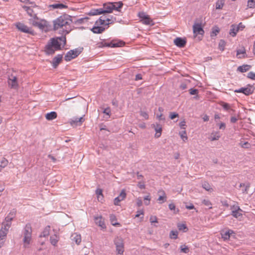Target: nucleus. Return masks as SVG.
I'll use <instances>...</instances> for the list:
<instances>
[{"instance_id": "obj_1", "label": "nucleus", "mask_w": 255, "mask_h": 255, "mask_svg": "<svg viewBox=\"0 0 255 255\" xmlns=\"http://www.w3.org/2000/svg\"><path fill=\"white\" fill-rule=\"evenodd\" d=\"M73 22L72 16L64 14L53 21V29L56 30L61 28L65 34H68L72 30L70 24Z\"/></svg>"}, {"instance_id": "obj_2", "label": "nucleus", "mask_w": 255, "mask_h": 255, "mask_svg": "<svg viewBox=\"0 0 255 255\" xmlns=\"http://www.w3.org/2000/svg\"><path fill=\"white\" fill-rule=\"evenodd\" d=\"M118 7H115L113 2L105 3L103 4V6L99 8H93L89 12V15H97L102 14L110 13L113 12V10L120 11V8H122L123 3L122 1H119L116 3Z\"/></svg>"}, {"instance_id": "obj_3", "label": "nucleus", "mask_w": 255, "mask_h": 255, "mask_svg": "<svg viewBox=\"0 0 255 255\" xmlns=\"http://www.w3.org/2000/svg\"><path fill=\"white\" fill-rule=\"evenodd\" d=\"M61 49V43L56 38H51L45 46L44 51L46 55H51L56 51L60 50Z\"/></svg>"}, {"instance_id": "obj_4", "label": "nucleus", "mask_w": 255, "mask_h": 255, "mask_svg": "<svg viewBox=\"0 0 255 255\" xmlns=\"http://www.w3.org/2000/svg\"><path fill=\"white\" fill-rule=\"evenodd\" d=\"M36 19H30V23L35 27H38L40 29L45 32L51 29V26L49 22L44 19H41L40 21L35 20Z\"/></svg>"}, {"instance_id": "obj_5", "label": "nucleus", "mask_w": 255, "mask_h": 255, "mask_svg": "<svg viewBox=\"0 0 255 255\" xmlns=\"http://www.w3.org/2000/svg\"><path fill=\"white\" fill-rule=\"evenodd\" d=\"M23 234L24 237L23 239L24 247L27 248V245L30 244L31 240L32 228L30 224L28 223L25 225L23 231Z\"/></svg>"}, {"instance_id": "obj_6", "label": "nucleus", "mask_w": 255, "mask_h": 255, "mask_svg": "<svg viewBox=\"0 0 255 255\" xmlns=\"http://www.w3.org/2000/svg\"><path fill=\"white\" fill-rule=\"evenodd\" d=\"M22 8L27 12V14L33 19H39L37 16L36 9H38V6L33 3V4H31V6L24 5Z\"/></svg>"}, {"instance_id": "obj_7", "label": "nucleus", "mask_w": 255, "mask_h": 255, "mask_svg": "<svg viewBox=\"0 0 255 255\" xmlns=\"http://www.w3.org/2000/svg\"><path fill=\"white\" fill-rule=\"evenodd\" d=\"M83 48L79 47L69 51L65 56L64 59L66 61H70L77 57L82 52Z\"/></svg>"}, {"instance_id": "obj_8", "label": "nucleus", "mask_w": 255, "mask_h": 255, "mask_svg": "<svg viewBox=\"0 0 255 255\" xmlns=\"http://www.w3.org/2000/svg\"><path fill=\"white\" fill-rule=\"evenodd\" d=\"M138 16L140 19V21L142 23L145 25H153L154 24L153 20L150 18L149 15L145 14L144 12H139L138 13Z\"/></svg>"}, {"instance_id": "obj_9", "label": "nucleus", "mask_w": 255, "mask_h": 255, "mask_svg": "<svg viewBox=\"0 0 255 255\" xmlns=\"http://www.w3.org/2000/svg\"><path fill=\"white\" fill-rule=\"evenodd\" d=\"M16 27L18 29V30L21 32L30 34L32 35H34L35 32L31 28L28 27L27 25H25L24 23L18 22L15 24Z\"/></svg>"}, {"instance_id": "obj_10", "label": "nucleus", "mask_w": 255, "mask_h": 255, "mask_svg": "<svg viewBox=\"0 0 255 255\" xmlns=\"http://www.w3.org/2000/svg\"><path fill=\"white\" fill-rule=\"evenodd\" d=\"M118 254L123 255L124 252V241L122 238L117 237L114 240Z\"/></svg>"}, {"instance_id": "obj_11", "label": "nucleus", "mask_w": 255, "mask_h": 255, "mask_svg": "<svg viewBox=\"0 0 255 255\" xmlns=\"http://www.w3.org/2000/svg\"><path fill=\"white\" fill-rule=\"evenodd\" d=\"M254 87L250 85L246 87H242L239 89H236L234 91L235 93H242L246 96H248L254 92Z\"/></svg>"}, {"instance_id": "obj_12", "label": "nucleus", "mask_w": 255, "mask_h": 255, "mask_svg": "<svg viewBox=\"0 0 255 255\" xmlns=\"http://www.w3.org/2000/svg\"><path fill=\"white\" fill-rule=\"evenodd\" d=\"M7 83L9 87L11 89H16L18 87L17 78L16 76L11 75L7 80Z\"/></svg>"}, {"instance_id": "obj_13", "label": "nucleus", "mask_w": 255, "mask_h": 255, "mask_svg": "<svg viewBox=\"0 0 255 255\" xmlns=\"http://www.w3.org/2000/svg\"><path fill=\"white\" fill-rule=\"evenodd\" d=\"M232 210L231 215L236 218L242 216V210L238 206H232L231 207Z\"/></svg>"}, {"instance_id": "obj_14", "label": "nucleus", "mask_w": 255, "mask_h": 255, "mask_svg": "<svg viewBox=\"0 0 255 255\" xmlns=\"http://www.w3.org/2000/svg\"><path fill=\"white\" fill-rule=\"evenodd\" d=\"M193 30L195 36L198 34L203 35L204 34V30L200 23H195L193 26Z\"/></svg>"}, {"instance_id": "obj_15", "label": "nucleus", "mask_w": 255, "mask_h": 255, "mask_svg": "<svg viewBox=\"0 0 255 255\" xmlns=\"http://www.w3.org/2000/svg\"><path fill=\"white\" fill-rule=\"evenodd\" d=\"M103 46L109 47H121L123 45L122 41H117L116 40H112L110 42H103Z\"/></svg>"}, {"instance_id": "obj_16", "label": "nucleus", "mask_w": 255, "mask_h": 255, "mask_svg": "<svg viewBox=\"0 0 255 255\" xmlns=\"http://www.w3.org/2000/svg\"><path fill=\"white\" fill-rule=\"evenodd\" d=\"M186 40L185 38L177 37L174 40V44L178 47H184L186 44Z\"/></svg>"}, {"instance_id": "obj_17", "label": "nucleus", "mask_w": 255, "mask_h": 255, "mask_svg": "<svg viewBox=\"0 0 255 255\" xmlns=\"http://www.w3.org/2000/svg\"><path fill=\"white\" fill-rule=\"evenodd\" d=\"M85 120L83 117L80 118L74 117L70 120V123L71 125L80 126Z\"/></svg>"}, {"instance_id": "obj_18", "label": "nucleus", "mask_w": 255, "mask_h": 255, "mask_svg": "<svg viewBox=\"0 0 255 255\" xmlns=\"http://www.w3.org/2000/svg\"><path fill=\"white\" fill-rule=\"evenodd\" d=\"M126 197V193L124 190H123L120 195L114 200V204L115 205H119L121 201H123Z\"/></svg>"}, {"instance_id": "obj_19", "label": "nucleus", "mask_w": 255, "mask_h": 255, "mask_svg": "<svg viewBox=\"0 0 255 255\" xmlns=\"http://www.w3.org/2000/svg\"><path fill=\"white\" fill-rule=\"evenodd\" d=\"M63 55L62 54H58L52 60V64L53 68H56L62 61Z\"/></svg>"}, {"instance_id": "obj_20", "label": "nucleus", "mask_w": 255, "mask_h": 255, "mask_svg": "<svg viewBox=\"0 0 255 255\" xmlns=\"http://www.w3.org/2000/svg\"><path fill=\"white\" fill-rule=\"evenodd\" d=\"M153 127L154 128V130L156 131L155 134V137L158 138L161 136V131H162V127L158 123H156V124H153Z\"/></svg>"}, {"instance_id": "obj_21", "label": "nucleus", "mask_w": 255, "mask_h": 255, "mask_svg": "<svg viewBox=\"0 0 255 255\" xmlns=\"http://www.w3.org/2000/svg\"><path fill=\"white\" fill-rule=\"evenodd\" d=\"M100 24H95V26L91 29V31L94 33L97 34L102 33L103 31H105V28L103 26H99Z\"/></svg>"}, {"instance_id": "obj_22", "label": "nucleus", "mask_w": 255, "mask_h": 255, "mask_svg": "<svg viewBox=\"0 0 255 255\" xmlns=\"http://www.w3.org/2000/svg\"><path fill=\"white\" fill-rule=\"evenodd\" d=\"M95 222L97 225L101 227L102 228H106V226L102 216L95 217Z\"/></svg>"}, {"instance_id": "obj_23", "label": "nucleus", "mask_w": 255, "mask_h": 255, "mask_svg": "<svg viewBox=\"0 0 255 255\" xmlns=\"http://www.w3.org/2000/svg\"><path fill=\"white\" fill-rule=\"evenodd\" d=\"M103 15L100 17V18L96 21V24H100L101 25H105L106 19L107 18L108 16L106 14H103Z\"/></svg>"}, {"instance_id": "obj_24", "label": "nucleus", "mask_w": 255, "mask_h": 255, "mask_svg": "<svg viewBox=\"0 0 255 255\" xmlns=\"http://www.w3.org/2000/svg\"><path fill=\"white\" fill-rule=\"evenodd\" d=\"M237 56L238 58H243L247 57L246 50L244 47L237 50Z\"/></svg>"}, {"instance_id": "obj_25", "label": "nucleus", "mask_w": 255, "mask_h": 255, "mask_svg": "<svg viewBox=\"0 0 255 255\" xmlns=\"http://www.w3.org/2000/svg\"><path fill=\"white\" fill-rule=\"evenodd\" d=\"M240 187L242 188V191L243 193H248V190L250 187V184L249 183H241L240 184Z\"/></svg>"}, {"instance_id": "obj_26", "label": "nucleus", "mask_w": 255, "mask_h": 255, "mask_svg": "<svg viewBox=\"0 0 255 255\" xmlns=\"http://www.w3.org/2000/svg\"><path fill=\"white\" fill-rule=\"evenodd\" d=\"M106 24L105 26H109L110 24L114 23L115 22H117V19L116 17L113 15H109L108 16L107 18L106 19Z\"/></svg>"}, {"instance_id": "obj_27", "label": "nucleus", "mask_w": 255, "mask_h": 255, "mask_svg": "<svg viewBox=\"0 0 255 255\" xmlns=\"http://www.w3.org/2000/svg\"><path fill=\"white\" fill-rule=\"evenodd\" d=\"M57 115L55 112H51L46 114L45 118L48 121L53 120L57 118Z\"/></svg>"}, {"instance_id": "obj_28", "label": "nucleus", "mask_w": 255, "mask_h": 255, "mask_svg": "<svg viewBox=\"0 0 255 255\" xmlns=\"http://www.w3.org/2000/svg\"><path fill=\"white\" fill-rule=\"evenodd\" d=\"M50 6L52 7L53 9H62L67 8V6L66 5L60 2L51 4Z\"/></svg>"}, {"instance_id": "obj_29", "label": "nucleus", "mask_w": 255, "mask_h": 255, "mask_svg": "<svg viewBox=\"0 0 255 255\" xmlns=\"http://www.w3.org/2000/svg\"><path fill=\"white\" fill-rule=\"evenodd\" d=\"M50 230V226H47L39 236L40 237H47L49 236Z\"/></svg>"}, {"instance_id": "obj_30", "label": "nucleus", "mask_w": 255, "mask_h": 255, "mask_svg": "<svg viewBox=\"0 0 255 255\" xmlns=\"http://www.w3.org/2000/svg\"><path fill=\"white\" fill-rule=\"evenodd\" d=\"M251 68V66L249 65H243L238 67V71L244 73L249 71Z\"/></svg>"}, {"instance_id": "obj_31", "label": "nucleus", "mask_w": 255, "mask_h": 255, "mask_svg": "<svg viewBox=\"0 0 255 255\" xmlns=\"http://www.w3.org/2000/svg\"><path fill=\"white\" fill-rule=\"evenodd\" d=\"M239 27H237L236 26L234 25H231V28L230 30V34L232 35L233 37H234L236 35L237 32L239 31Z\"/></svg>"}, {"instance_id": "obj_32", "label": "nucleus", "mask_w": 255, "mask_h": 255, "mask_svg": "<svg viewBox=\"0 0 255 255\" xmlns=\"http://www.w3.org/2000/svg\"><path fill=\"white\" fill-rule=\"evenodd\" d=\"M72 240L76 243V244L79 245L81 242V238L80 235L74 234L72 236Z\"/></svg>"}, {"instance_id": "obj_33", "label": "nucleus", "mask_w": 255, "mask_h": 255, "mask_svg": "<svg viewBox=\"0 0 255 255\" xmlns=\"http://www.w3.org/2000/svg\"><path fill=\"white\" fill-rule=\"evenodd\" d=\"M110 222L112 225L115 226L120 225V223L117 222V218L115 215H114V214L110 215Z\"/></svg>"}, {"instance_id": "obj_34", "label": "nucleus", "mask_w": 255, "mask_h": 255, "mask_svg": "<svg viewBox=\"0 0 255 255\" xmlns=\"http://www.w3.org/2000/svg\"><path fill=\"white\" fill-rule=\"evenodd\" d=\"M8 164V161L6 159H5L4 157L1 158V159H0V171L1 170L4 168Z\"/></svg>"}, {"instance_id": "obj_35", "label": "nucleus", "mask_w": 255, "mask_h": 255, "mask_svg": "<svg viewBox=\"0 0 255 255\" xmlns=\"http://www.w3.org/2000/svg\"><path fill=\"white\" fill-rule=\"evenodd\" d=\"M220 137V135L219 132H215L212 133L210 138L211 141L217 140Z\"/></svg>"}, {"instance_id": "obj_36", "label": "nucleus", "mask_w": 255, "mask_h": 255, "mask_svg": "<svg viewBox=\"0 0 255 255\" xmlns=\"http://www.w3.org/2000/svg\"><path fill=\"white\" fill-rule=\"evenodd\" d=\"M225 4V0H218L216 2V8L218 9H222Z\"/></svg>"}, {"instance_id": "obj_37", "label": "nucleus", "mask_w": 255, "mask_h": 255, "mask_svg": "<svg viewBox=\"0 0 255 255\" xmlns=\"http://www.w3.org/2000/svg\"><path fill=\"white\" fill-rule=\"evenodd\" d=\"M202 186L206 191L209 192H212L213 191V189H212V188H211V185L209 184V183L207 182H204V183H203Z\"/></svg>"}, {"instance_id": "obj_38", "label": "nucleus", "mask_w": 255, "mask_h": 255, "mask_svg": "<svg viewBox=\"0 0 255 255\" xmlns=\"http://www.w3.org/2000/svg\"><path fill=\"white\" fill-rule=\"evenodd\" d=\"M50 241L52 245L56 246L58 241L57 236L54 235V236H51L50 238Z\"/></svg>"}, {"instance_id": "obj_39", "label": "nucleus", "mask_w": 255, "mask_h": 255, "mask_svg": "<svg viewBox=\"0 0 255 255\" xmlns=\"http://www.w3.org/2000/svg\"><path fill=\"white\" fill-rule=\"evenodd\" d=\"M221 236L224 241L228 240L230 238L229 232L227 231H223L221 233Z\"/></svg>"}, {"instance_id": "obj_40", "label": "nucleus", "mask_w": 255, "mask_h": 255, "mask_svg": "<svg viewBox=\"0 0 255 255\" xmlns=\"http://www.w3.org/2000/svg\"><path fill=\"white\" fill-rule=\"evenodd\" d=\"M180 252L183 253H188L189 252V248L186 246L185 245H181L180 247Z\"/></svg>"}, {"instance_id": "obj_41", "label": "nucleus", "mask_w": 255, "mask_h": 255, "mask_svg": "<svg viewBox=\"0 0 255 255\" xmlns=\"http://www.w3.org/2000/svg\"><path fill=\"white\" fill-rule=\"evenodd\" d=\"M202 204H203L205 206L208 207L209 209H212V203L211 201L208 199H203L202 201Z\"/></svg>"}, {"instance_id": "obj_42", "label": "nucleus", "mask_w": 255, "mask_h": 255, "mask_svg": "<svg viewBox=\"0 0 255 255\" xmlns=\"http://www.w3.org/2000/svg\"><path fill=\"white\" fill-rule=\"evenodd\" d=\"M65 34V33L63 32V34ZM66 34H64V36H62L61 37H54V38H56L57 41H61L63 42V46L66 45V39L65 35Z\"/></svg>"}, {"instance_id": "obj_43", "label": "nucleus", "mask_w": 255, "mask_h": 255, "mask_svg": "<svg viewBox=\"0 0 255 255\" xmlns=\"http://www.w3.org/2000/svg\"><path fill=\"white\" fill-rule=\"evenodd\" d=\"M222 107L223 108V109L226 111L230 110L231 112H234V110L233 109L230 110V106L229 104L227 103L223 102L221 104Z\"/></svg>"}, {"instance_id": "obj_44", "label": "nucleus", "mask_w": 255, "mask_h": 255, "mask_svg": "<svg viewBox=\"0 0 255 255\" xmlns=\"http://www.w3.org/2000/svg\"><path fill=\"white\" fill-rule=\"evenodd\" d=\"M219 31H220V29L218 27H213L212 29V32L211 33V37L216 36L217 35V33H218L219 32Z\"/></svg>"}, {"instance_id": "obj_45", "label": "nucleus", "mask_w": 255, "mask_h": 255, "mask_svg": "<svg viewBox=\"0 0 255 255\" xmlns=\"http://www.w3.org/2000/svg\"><path fill=\"white\" fill-rule=\"evenodd\" d=\"M169 209L173 211L174 213H177L178 212L179 210L176 208L175 205L173 203H170L168 205Z\"/></svg>"}, {"instance_id": "obj_46", "label": "nucleus", "mask_w": 255, "mask_h": 255, "mask_svg": "<svg viewBox=\"0 0 255 255\" xmlns=\"http://www.w3.org/2000/svg\"><path fill=\"white\" fill-rule=\"evenodd\" d=\"M11 225V222H7L6 221L3 222L2 223V229H5L8 230Z\"/></svg>"}, {"instance_id": "obj_47", "label": "nucleus", "mask_w": 255, "mask_h": 255, "mask_svg": "<svg viewBox=\"0 0 255 255\" xmlns=\"http://www.w3.org/2000/svg\"><path fill=\"white\" fill-rule=\"evenodd\" d=\"M178 228L180 231H183V232H185L187 231V228L185 224H178Z\"/></svg>"}, {"instance_id": "obj_48", "label": "nucleus", "mask_w": 255, "mask_h": 255, "mask_svg": "<svg viewBox=\"0 0 255 255\" xmlns=\"http://www.w3.org/2000/svg\"><path fill=\"white\" fill-rule=\"evenodd\" d=\"M169 236L170 238L176 239L178 237V232L176 231H171L170 233Z\"/></svg>"}, {"instance_id": "obj_49", "label": "nucleus", "mask_w": 255, "mask_h": 255, "mask_svg": "<svg viewBox=\"0 0 255 255\" xmlns=\"http://www.w3.org/2000/svg\"><path fill=\"white\" fill-rule=\"evenodd\" d=\"M88 19V18H87V17L80 18L77 19L75 21H73L72 23H74L75 24H82L84 22V20H86Z\"/></svg>"}, {"instance_id": "obj_50", "label": "nucleus", "mask_w": 255, "mask_h": 255, "mask_svg": "<svg viewBox=\"0 0 255 255\" xmlns=\"http://www.w3.org/2000/svg\"><path fill=\"white\" fill-rule=\"evenodd\" d=\"M248 6L250 8H253L255 6V1L254 0H249Z\"/></svg>"}, {"instance_id": "obj_51", "label": "nucleus", "mask_w": 255, "mask_h": 255, "mask_svg": "<svg viewBox=\"0 0 255 255\" xmlns=\"http://www.w3.org/2000/svg\"><path fill=\"white\" fill-rule=\"evenodd\" d=\"M186 131L185 130L182 131V132H180V135L181 138L184 141L186 140H187V138H188L187 136L186 135H185V134H186Z\"/></svg>"}, {"instance_id": "obj_52", "label": "nucleus", "mask_w": 255, "mask_h": 255, "mask_svg": "<svg viewBox=\"0 0 255 255\" xmlns=\"http://www.w3.org/2000/svg\"><path fill=\"white\" fill-rule=\"evenodd\" d=\"M189 93L191 95H197L198 93V90L197 89L191 88L189 90Z\"/></svg>"}, {"instance_id": "obj_53", "label": "nucleus", "mask_w": 255, "mask_h": 255, "mask_svg": "<svg viewBox=\"0 0 255 255\" xmlns=\"http://www.w3.org/2000/svg\"><path fill=\"white\" fill-rule=\"evenodd\" d=\"M158 201L162 202H159L160 203H162L166 201V196L165 195V193H164V196H160L158 198Z\"/></svg>"}, {"instance_id": "obj_54", "label": "nucleus", "mask_w": 255, "mask_h": 255, "mask_svg": "<svg viewBox=\"0 0 255 255\" xmlns=\"http://www.w3.org/2000/svg\"><path fill=\"white\" fill-rule=\"evenodd\" d=\"M102 192H103L102 190L101 189H99V188L97 189L96 190V193L97 195L98 199H99L101 196H102V197H103V194H102Z\"/></svg>"}, {"instance_id": "obj_55", "label": "nucleus", "mask_w": 255, "mask_h": 255, "mask_svg": "<svg viewBox=\"0 0 255 255\" xmlns=\"http://www.w3.org/2000/svg\"><path fill=\"white\" fill-rule=\"evenodd\" d=\"M248 77L253 80H255V73L253 72H250L248 74Z\"/></svg>"}, {"instance_id": "obj_56", "label": "nucleus", "mask_w": 255, "mask_h": 255, "mask_svg": "<svg viewBox=\"0 0 255 255\" xmlns=\"http://www.w3.org/2000/svg\"><path fill=\"white\" fill-rule=\"evenodd\" d=\"M178 117V114L176 113H171L170 114V118L171 120L174 119L175 118H177Z\"/></svg>"}, {"instance_id": "obj_57", "label": "nucleus", "mask_w": 255, "mask_h": 255, "mask_svg": "<svg viewBox=\"0 0 255 255\" xmlns=\"http://www.w3.org/2000/svg\"><path fill=\"white\" fill-rule=\"evenodd\" d=\"M103 113L106 115L110 116L111 113V109L110 108L108 107L104 109Z\"/></svg>"}, {"instance_id": "obj_58", "label": "nucleus", "mask_w": 255, "mask_h": 255, "mask_svg": "<svg viewBox=\"0 0 255 255\" xmlns=\"http://www.w3.org/2000/svg\"><path fill=\"white\" fill-rule=\"evenodd\" d=\"M140 115L146 120L148 119V115L146 112H141Z\"/></svg>"}, {"instance_id": "obj_59", "label": "nucleus", "mask_w": 255, "mask_h": 255, "mask_svg": "<svg viewBox=\"0 0 255 255\" xmlns=\"http://www.w3.org/2000/svg\"><path fill=\"white\" fill-rule=\"evenodd\" d=\"M142 205V201L140 198H138L136 201V205L138 207H140Z\"/></svg>"}, {"instance_id": "obj_60", "label": "nucleus", "mask_w": 255, "mask_h": 255, "mask_svg": "<svg viewBox=\"0 0 255 255\" xmlns=\"http://www.w3.org/2000/svg\"><path fill=\"white\" fill-rule=\"evenodd\" d=\"M150 221L151 223H157V220L156 216H151L150 218Z\"/></svg>"}, {"instance_id": "obj_61", "label": "nucleus", "mask_w": 255, "mask_h": 255, "mask_svg": "<svg viewBox=\"0 0 255 255\" xmlns=\"http://www.w3.org/2000/svg\"><path fill=\"white\" fill-rule=\"evenodd\" d=\"M142 79V76L141 74H137L135 75V81H138L139 80H141Z\"/></svg>"}, {"instance_id": "obj_62", "label": "nucleus", "mask_w": 255, "mask_h": 255, "mask_svg": "<svg viewBox=\"0 0 255 255\" xmlns=\"http://www.w3.org/2000/svg\"><path fill=\"white\" fill-rule=\"evenodd\" d=\"M219 128L220 129H225V128H226V124L224 123H221L219 125Z\"/></svg>"}, {"instance_id": "obj_63", "label": "nucleus", "mask_w": 255, "mask_h": 255, "mask_svg": "<svg viewBox=\"0 0 255 255\" xmlns=\"http://www.w3.org/2000/svg\"><path fill=\"white\" fill-rule=\"evenodd\" d=\"M12 219H13V218H11V216L7 215L5 217L4 221L9 223V222H11V221L12 220Z\"/></svg>"}, {"instance_id": "obj_64", "label": "nucleus", "mask_w": 255, "mask_h": 255, "mask_svg": "<svg viewBox=\"0 0 255 255\" xmlns=\"http://www.w3.org/2000/svg\"><path fill=\"white\" fill-rule=\"evenodd\" d=\"M250 144L248 142H245L241 144V146L243 148H249Z\"/></svg>"}]
</instances>
